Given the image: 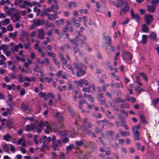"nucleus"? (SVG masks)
Here are the masks:
<instances>
[{"mask_svg": "<svg viewBox=\"0 0 159 159\" xmlns=\"http://www.w3.org/2000/svg\"><path fill=\"white\" fill-rule=\"evenodd\" d=\"M140 128V125H137L136 126H134L132 128L133 131H136L139 129Z\"/></svg>", "mask_w": 159, "mask_h": 159, "instance_id": "51", "label": "nucleus"}, {"mask_svg": "<svg viewBox=\"0 0 159 159\" xmlns=\"http://www.w3.org/2000/svg\"><path fill=\"white\" fill-rule=\"evenodd\" d=\"M141 80L140 79V77L138 75L136 76V81L137 84L140 86H142V84L141 83Z\"/></svg>", "mask_w": 159, "mask_h": 159, "instance_id": "35", "label": "nucleus"}, {"mask_svg": "<svg viewBox=\"0 0 159 159\" xmlns=\"http://www.w3.org/2000/svg\"><path fill=\"white\" fill-rule=\"evenodd\" d=\"M151 3L152 5H156L159 3V0H152Z\"/></svg>", "mask_w": 159, "mask_h": 159, "instance_id": "57", "label": "nucleus"}, {"mask_svg": "<svg viewBox=\"0 0 159 159\" xmlns=\"http://www.w3.org/2000/svg\"><path fill=\"white\" fill-rule=\"evenodd\" d=\"M50 125H48L47 127H46V128L44 129V131L46 134L50 133L52 131V130L55 132L57 131L55 125L53 123H52Z\"/></svg>", "mask_w": 159, "mask_h": 159, "instance_id": "1", "label": "nucleus"}, {"mask_svg": "<svg viewBox=\"0 0 159 159\" xmlns=\"http://www.w3.org/2000/svg\"><path fill=\"white\" fill-rule=\"evenodd\" d=\"M73 66L75 69L77 70H80V69H81L82 68H83L84 67L85 68H86L87 67L84 65V64L80 63L79 64V65L81 66V67H80L78 64L76 63H74L73 64Z\"/></svg>", "mask_w": 159, "mask_h": 159, "instance_id": "13", "label": "nucleus"}, {"mask_svg": "<svg viewBox=\"0 0 159 159\" xmlns=\"http://www.w3.org/2000/svg\"><path fill=\"white\" fill-rule=\"evenodd\" d=\"M76 82L79 84L80 87H82L83 84H84L85 86L88 85L89 84L88 80H86L81 79Z\"/></svg>", "mask_w": 159, "mask_h": 159, "instance_id": "12", "label": "nucleus"}, {"mask_svg": "<svg viewBox=\"0 0 159 159\" xmlns=\"http://www.w3.org/2000/svg\"><path fill=\"white\" fill-rule=\"evenodd\" d=\"M90 87L89 86L87 88H83V91L84 92L89 93L90 92Z\"/></svg>", "mask_w": 159, "mask_h": 159, "instance_id": "47", "label": "nucleus"}, {"mask_svg": "<svg viewBox=\"0 0 159 159\" xmlns=\"http://www.w3.org/2000/svg\"><path fill=\"white\" fill-rule=\"evenodd\" d=\"M26 40L27 41V43H25L23 41V40H22V42L24 43L25 49H28L29 48L30 46L31 45V43L29 41L28 39H27Z\"/></svg>", "mask_w": 159, "mask_h": 159, "instance_id": "28", "label": "nucleus"}, {"mask_svg": "<svg viewBox=\"0 0 159 159\" xmlns=\"http://www.w3.org/2000/svg\"><path fill=\"white\" fill-rule=\"evenodd\" d=\"M131 15L132 19H135L138 22L139 20L140 17L139 16L138 14H134L132 9L131 10Z\"/></svg>", "mask_w": 159, "mask_h": 159, "instance_id": "15", "label": "nucleus"}, {"mask_svg": "<svg viewBox=\"0 0 159 159\" xmlns=\"http://www.w3.org/2000/svg\"><path fill=\"white\" fill-rule=\"evenodd\" d=\"M48 18L49 20H55L56 18H57V16L56 14H50L48 16Z\"/></svg>", "mask_w": 159, "mask_h": 159, "instance_id": "24", "label": "nucleus"}, {"mask_svg": "<svg viewBox=\"0 0 159 159\" xmlns=\"http://www.w3.org/2000/svg\"><path fill=\"white\" fill-rule=\"evenodd\" d=\"M48 56L49 57H52V58H55L56 56V54L55 53H53L52 52H47Z\"/></svg>", "mask_w": 159, "mask_h": 159, "instance_id": "48", "label": "nucleus"}, {"mask_svg": "<svg viewBox=\"0 0 159 159\" xmlns=\"http://www.w3.org/2000/svg\"><path fill=\"white\" fill-rule=\"evenodd\" d=\"M142 28L143 32L148 33L149 32L148 28L146 25H142Z\"/></svg>", "mask_w": 159, "mask_h": 159, "instance_id": "25", "label": "nucleus"}, {"mask_svg": "<svg viewBox=\"0 0 159 159\" xmlns=\"http://www.w3.org/2000/svg\"><path fill=\"white\" fill-rule=\"evenodd\" d=\"M33 10L34 12H37V16H39V13H40V9L37 8V7H34V8Z\"/></svg>", "mask_w": 159, "mask_h": 159, "instance_id": "43", "label": "nucleus"}, {"mask_svg": "<svg viewBox=\"0 0 159 159\" xmlns=\"http://www.w3.org/2000/svg\"><path fill=\"white\" fill-rule=\"evenodd\" d=\"M85 74V71L82 70L81 68L80 70H77L76 75L77 77H79L84 75Z\"/></svg>", "mask_w": 159, "mask_h": 159, "instance_id": "14", "label": "nucleus"}, {"mask_svg": "<svg viewBox=\"0 0 159 159\" xmlns=\"http://www.w3.org/2000/svg\"><path fill=\"white\" fill-rule=\"evenodd\" d=\"M7 30L8 31H11L13 30V28L11 25H9L7 27Z\"/></svg>", "mask_w": 159, "mask_h": 159, "instance_id": "59", "label": "nucleus"}, {"mask_svg": "<svg viewBox=\"0 0 159 159\" xmlns=\"http://www.w3.org/2000/svg\"><path fill=\"white\" fill-rule=\"evenodd\" d=\"M66 67L69 70H70L73 75L75 74V73L74 71L73 68L71 67L70 65L67 64L66 65Z\"/></svg>", "mask_w": 159, "mask_h": 159, "instance_id": "31", "label": "nucleus"}, {"mask_svg": "<svg viewBox=\"0 0 159 159\" xmlns=\"http://www.w3.org/2000/svg\"><path fill=\"white\" fill-rule=\"evenodd\" d=\"M108 123V121L106 120H102L97 122V124L99 126H102V127H103L104 125H106Z\"/></svg>", "mask_w": 159, "mask_h": 159, "instance_id": "17", "label": "nucleus"}, {"mask_svg": "<svg viewBox=\"0 0 159 159\" xmlns=\"http://www.w3.org/2000/svg\"><path fill=\"white\" fill-rule=\"evenodd\" d=\"M125 100V99H122L120 98H117L115 100L116 103L122 102L124 103Z\"/></svg>", "mask_w": 159, "mask_h": 159, "instance_id": "38", "label": "nucleus"}, {"mask_svg": "<svg viewBox=\"0 0 159 159\" xmlns=\"http://www.w3.org/2000/svg\"><path fill=\"white\" fill-rule=\"evenodd\" d=\"M82 129L83 132L85 134H89L91 133V130L87 129L84 125L82 127Z\"/></svg>", "mask_w": 159, "mask_h": 159, "instance_id": "19", "label": "nucleus"}, {"mask_svg": "<svg viewBox=\"0 0 159 159\" xmlns=\"http://www.w3.org/2000/svg\"><path fill=\"white\" fill-rule=\"evenodd\" d=\"M88 97L87 98L89 101L92 102H93V97L90 94H89Z\"/></svg>", "mask_w": 159, "mask_h": 159, "instance_id": "53", "label": "nucleus"}, {"mask_svg": "<svg viewBox=\"0 0 159 159\" xmlns=\"http://www.w3.org/2000/svg\"><path fill=\"white\" fill-rule=\"evenodd\" d=\"M17 143L19 145L21 144L23 147H25L26 145V141L23 137H22L19 139L17 142Z\"/></svg>", "mask_w": 159, "mask_h": 159, "instance_id": "16", "label": "nucleus"}, {"mask_svg": "<svg viewBox=\"0 0 159 159\" xmlns=\"http://www.w3.org/2000/svg\"><path fill=\"white\" fill-rule=\"evenodd\" d=\"M69 132L71 137H73L76 134V131L73 129H70Z\"/></svg>", "mask_w": 159, "mask_h": 159, "instance_id": "37", "label": "nucleus"}, {"mask_svg": "<svg viewBox=\"0 0 159 159\" xmlns=\"http://www.w3.org/2000/svg\"><path fill=\"white\" fill-rule=\"evenodd\" d=\"M20 151L22 153L25 154L26 152V151L25 149V148H23L22 147H20Z\"/></svg>", "mask_w": 159, "mask_h": 159, "instance_id": "62", "label": "nucleus"}, {"mask_svg": "<svg viewBox=\"0 0 159 159\" xmlns=\"http://www.w3.org/2000/svg\"><path fill=\"white\" fill-rule=\"evenodd\" d=\"M129 8V6L128 4L125 5L123 8L121 9L120 12V16H121L122 15H124L126 12L128 11Z\"/></svg>", "mask_w": 159, "mask_h": 159, "instance_id": "5", "label": "nucleus"}, {"mask_svg": "<svg viewBox=\"0 0 159 159\" xmlns=\"http://www.w3.org/2000/svg\"><path fill=\"white\" fill-rule=\"evenodd\" d=\"M58 56L61 61H62L64 64H66L67 63V61L64 58L63 56L62 53H60Z\"/></svg>", "mask_w": 159, "mask_h": 159, "instance_id": "23", "label": "nucleus"}, {"mask_svg": "<svg viewBox=\"0 0 159 159\" xmlns=\"http://www.w3.org/2000/svg\"><path fill=\"white\" fill-rule=\"evenodd\" d=\"M19 48L17 45H16L14 47V48H12L11 49V50L13 52H14L15 51L16 52H17L19 50Z\"/></svg>", "mask_w": 159, "mask_h": 159, "instance_id": "52", "label": "nucleus"}, {"mask_svg": "<svg viewBox=\"0 0 159 159\" xmlns=\"http://www.w3.org/2000/svg\"><path fill=\"white\" fill-rule=\"evenodd\" d=\"M25 93V89L24 88H22L21 89L20 92V94L21 95H24Z\"/></svg>", "mask_w": 159, "mask_h": 159, "instance_id": "61", "label": "nucleus"}, {"mask_svg": "<svg viewBox=\"0 0 159 159\" xmlns=\"http://www.w3.org/2000/svg\"><path fill=\"white\" fill-rule=\"evenodd\" d=\"M74 148V146L72 143L66 147L67 152H68L70 151L71 150Z\"/></svg>", "mask_w": 159, "mask_h": 159, "instance_id": "41", "label": "nucleus"}, {"mask_svg": "<svg viewBox=\"0 0 159 159\" xmlns=\"http://www.w3.org/2000/svg\"><path fill=\"white\" fill-rule=\"evenodd\" d=\"M69 113L72 116H75V112L73 110L72 108L70 107H68Z\"/></svg>", "mask_w": 159, "mask_h": 159, "instance_id": "40", "label": "nucleus"}, {"mask_svg": "<svg viewBox=\"0 0 159 159\" xmlns=\"http://www.w3.org/2000/svg\"><path fill=\"white\" fill-rule=\"evenodd\" d=\"M3 148L4 151L7 152L9 151V147L7 145H4L3 146Z\"/></svg>", "mask_w": 159, "mask_h": 159, "instance_id": "54", "label": "nucleus"}, {"mask_svg": "<svg viewBox=\"0 0 159 159\" xmlns=\"http://www.w3.org/2000/svg\"><path fill=\"white\" fill-rule=\"evenodd\" d=\"M139 75L142 77L144 79L145 81H147L148 80V78L145 74L144 73H140L139 74Z\"/></svg>", "mask_w": 159, "mask_h": 159, "instance_id": "44", "label": "nucleus"}, {"mask_svg": "<svg viewBox=\"0 0 159 159\" xmlns=\"http://www.w3.org/2000/svg\"><path fill=\"white\" fill-rule=\"evenodd\" d=\"M122 57L124 60L130 61L132 60L133 56L130 52L126 51L122 52Z\"/></svg>", "mask_w": 159, "mask_h": 159, "instance_id": "3", "label": "nucleus"}, {"mask_svg": "<svg viewBox=\"0 0 159 159\" xmlns=\"http://www.w3.org/2000/svg\"><path fill=\"white\" fill-rule=\"evenodd\" d=\"M20 15L19 13H16L12 15L11 17V19L14 23L16 22H20Z\"/></svg>", "mask_w": 159, "mask_h": 159, "instance_id": "4", "label": "nucleus"}, {"mask_svg": "<svg viewBox=\"0 0 159 159\" xmlns=\"http://www.w3.org/2000/svg\"><path fill=\"white\" fill-rule=\"evenodd\" d=\"M45 80L47 83H49L53 81V79L52 78H48L46 77L45 78Z\"/></svg>", "mask_w": 159, "mask_h": 159, "instance_id": "56", "label": "nucleus"}, {"mask_svg": "<svg viewBox=\"0 0 159 159\" xmlns=\"http://www.w3.org/2000/svg\"><path fill=\"white\" fill-rule=\"evenodd\" d=\"M10 149L13 152H15V147L13 145L10 144Z\"/></svg>", "mask_w": 159, "mask_h": 159, "instance_id": "64", "label": "nucleus"}, {"mask_svg": "<svg viewBox=\"0 0 159 159\" xmlns=\"http://www.w3.org/2000/svg\"><path fill=\"white\" fill-rule=\"evenodd\" d=\"M148 36L146 35L143 34L142 36V39L141 41L142 43L143 44H145L147 39Z\"/></svg>", "mask_w": 159, "mask_h": 159, "instance_id": "30", "label": "nucleus"}, {"mask_svg": "<svg viewBox=\"0 0 159 159\" xmlns=\"http://www.w3.org/2000/svg\"><path fill=\"white\" fill-rule=\"evenodd\" d=\"M72 5H73L74 7H76V4L75 2L73 1H71L69 2L68 3V6L69 7V8H70L71 6Z\"/></svg>", "mask_w": 159, "mask_h": 159, "instance_id": "42", "label": "nucleus"}, {"mask_svg": "<svg viewBox=\"0 0 159 159\" xmlns=\"http://www.w3.org/2000/svg\"><path fill=\"white\" fill-rule=\"evenodd\" d=\"M145 20L146 23L149 25L153 20V17L151 15L149 14L145 16Z\"/></svg>", "mask_w": 159, "mask_h": 159, "instance_id": "10", "label": "nucleus"}, {"mask_svg": "<svg viewBox=\"0 0 159 159\" xmlns=\"http://www.w3.org/2000/svg\"><path fill=\"white\" fill-rule=\"evenodd\" d=\"M11 137L8 133L3 136V139L6 141H9L11 139Z\"/></svg>", "mask_w": 159, "mask_h": 159, "instance_id": "27", "label": "nucleus"}, {"mask_svg": "<svg viewBox=\"0 0 159 159\" xmlns=\"http://www.w3.org/2000/svg\"><path fill=\"white\" fill-rule=\"evenodd\" d=\"M134 139L135 140H139L140 139L139 132L138 131H133Z\"/></svg>", "mask_w": 159, "mask_h": 159, "instance_id": "22", "label": "nucleus"}, {"mask_svg": "<svg viewBox=\"0 0 159 159\" xmlns=\"http://www.w3.org/2000/svg\"><path fill=\"white\" fill-rule=\"evenodd\" d=\"M53 32V30L52 29H51L49 30L47 33V35L49 36H52V35Z\"/></svg>", "mask_w": 159, "mask_h": 159, "instance_id": "58", "label": "nucleus"}, {"mask_svg": "<svg viewBox=\"0 0 159 159\" xmlns=\"http://www.w3.org/2000/svg\"><path fill=\"white\" fill-rule=\"evenodd\" d=\"M98 98L99 100L102 99L104 98V95L102 93H101L98 96Z\"/></svg>", "mask_w": 159, "mask_h": 159, "instance_id": "63", "label": "nucleus"}, {"mask_svg": "<svg viewBox=\"0 0 159 159\" xmlns=\"http://www.w3.org/2000/svg\"><path fill=\"white\" fill-rule=\"evenodd\" d=\"M70 42L73 44H75L76 46V47L78 45V42H80L81 44L83 43V40L81 39H79L78 40L77 38L76 37L75 38L73 39L70 40Z\"/></svg>", "mask_w": 159, "mask_h": 159, "instance_id": "11", "label": "nucleus"}, {"mask_svg": "<svg viewBox=\"0 0 159 159\" xmlns=\"http://www.w3.org/2000/svg\"><path fill=\"white\" fill-rule=\"evenodd\" d=\"M21 107L24 111H27L29 109L28 105L24 103H22L21 104Z\"/></svg>", "mask_w": 159, "mask_h": 159, "instance_id": "39", "label": "nucleus"}, {"mask_svg": "<svg viewBox=\"0 0 159 159\" xmlns=\"http://www.w3.org/2000/svg\"><path fill=\"white\" fill-rule=\"evenodd\" d=\"M64 73L65 74V72H63L61 70H60L58 73H56V75L57 77H61L62 76Z\"/></svg>", "mask_w": 159, "mask_h": 159, "instance_id": "46", "label": "nucleus"}, {"mask_svg": "<svg viewBox=\"0 0 159 159\" xmlns=\"http://www.w3.org/2000/svg\"><path fill=\"white\" fill-rule=\"evenodd\" d=\"M61 145V140L60 139L57 140V141H53L52 143V147L54 151L58 150V148Z\"/></svg>", "mask_w": 159, "mask_h": 159, "instance_id": "2", "label": "nucleus"}, {"mask_svg": "<svg viewBox=\"0 0 159 159\" xmlns=\"http://www.w3.org/2000/svg\"><path fill=\"white\" fill-rule=\"evenodd\" d=\"M149 37L153 41H157V40L156 34L153 32L150 33Z\"/></svg>", "mask_w": 159, "mask_h": 159, "instance_id": "18", "label": "nucleus"}, {"mask_svg": "<svg viewBox=\"0 0 159 159\" xmlns=\"http://www.w3.org/2000/svg\"><path fill=\"white\" fill-rule=\"evenodd\" d=\"M12 123L11 120H8L6 122V125L7 127L9 129H11L12 127Z\"/></svg>", "mask_w": 159, "mask_h": 159, "instance_id": "36", "label": "nucleus"}, {"mask_svg": "<svg viewBox=\"0 0 159 159\" xmlns=\"http://www.w3.org/2000/svg\"><path fill=\"white\" fill-rule=\"evenodd\" d=\"M140 119L141 121L144 123L146 122L144 116L142 114L140 115L139 116Z\"/></svg>", "mask_w": 159, "mask_h": 159, "instance_id": "45", "label": "nucleus"}, {"mask_svg": "<svg viewBox=\"0 0 159 159\" xmlns=\"http://www.w3.org/2000/svg\"><path fill=\"white\" fill-rule=\"evenodd\" d=\"M84 147L87 148H89L91 149H92L93 152L96 148L94 143L92 142H87L85 144Z\"/></svg>", "mask_w": 159, "mask_h": 159, "instance_id": "7", "label": "nucleus"}, {"mask_svg": "<svg viewBox=\"0 0 159 159\" xmlns=\"http://www.w3.org/2000/svg\"><path fill=\"white\" fill-rule=\"evenodd\" d=\"M120 134L123 136H129L130 134V132L129 131H123L122 130L120 129L118 130Z\"/></svg>", "mask_w": 159, "mask_h": 159, "instance_id": "20", "label": "nucleus"}, {"mask_svg": "<svg viewBox=\"0 0 159 159\" xmlns=\"http://www.w3.org/2000/svg\"><path fill=\"white\" fill-rule=\"evenodd\" d=\"M159 102V98H155L152 101V103L154 107H156V105Z\"/></svg>", "mask_w": 159, "mask_h": 159, "instance_id": "33", "label": "nucleus"}, {"mask_svg": "<svg viewBox=\"0 0 159 159\" xmlns=\"http://www.w3.org/2000/svg\"><path fill=\"white\" fill-rule=\"evenodd\" d=\"M40 143H42L43 144L41 147V150L42 151L45 150L49 148L48 143L46 142V140L43 139H41L40 140Z\"/></svg>", "mask_w": 159, "mask_h": 159, "instance_id": "8", "label": "nucleus"}, {"mask_svg": "<svg viewBox=\"0 0 159 159\" xmlns=\"http://www.w3.org/2000/svg\"><path fill=\"white\" fill-rule=\"evenodd\" d=\"M46 94L45 93L42 92H40L39 93V96L41 98H43L44 97L46 96Z\"/></svg>", "mask_w": 159, "mask_h": 159, "instance_id": "55", "label": "nucleus"}, {"mask_svg": "<svg viewBox=\"0 0 159 159\" xmlns=\"http://www.w3.org/2000/svg\"><path fill=\"white\" fill-rule=\"evenodd\" d=\"M8 49V47L7 45L3 44L2 50L3 51V53H5V52L7 51Z\"/></svg>", "mask_w": 159, "mask_h": 159, "instance_id": "50", "label": "nucleus"}, {"mask_svg": "<svg viewBox=\"0 0 159 159\" xmlns=\"http://www.w3.org/2000/svg\"><path fill=\"white\" fill-rule=\"evenodd\" d=\"M39 124L41 125L43 127L44 126H45L46 127H47L48 125V122L43 120H41Z\"/></svg>", "mask_w": 159, "mask_h": 159, "instance_id": "34", "label": "nucleus"}, {"mask_svg": "<svg viewBox=\"0 0 159 159\" xmlns=\"http://www.w3.org/2000/svg\"><path fill=\"white\" fill-rule=\"evenodd\" d=\"M118 4L116 5V7L117 8L120 7H121L124 4V1L123 0H116Z\"/></svg>", "mask_w": 159, "mask_h": 159, "instance_id": "26", "label": "nucleus"}, {"mask_svg": "<svg viewBox=\"0 0 159 159\" xmlns=\"http://www.w3.org/2000/svg\"><path fill=\"white\" fill-rule=\"evenodd\" d=\"M152 6H150V5H147V7L148 11L150 12H153L155 11V7Z\"/></svg>", "mask_w": 159, "mask_h": 159, "instance_id": "21", "label": "nucleus"}, {"mask_svg": "<svg viewBox=\"0 0 159 159\" xmlns=\"http://www.w3.org/2000/svg\"><path fill=\"white\" fill-rule=\"evenodd\" d=\"M43 129V127L41 126L39 124L37 126V129L36 130L38 133L39 134L42 132Z\"/></svg>", "mask_w": 159, "mask_h": 159, "instance_id": "32", "label": "nucleus"}, {"mask_svg": "<svg viewBox=\"0 0 159 159\" xmlns=\"http://www.w3.org/2000/svg\"><path fill=\"white\" fill-rule=\"evenodd\" d=\"M38 38L41 39H44V31L43 29L41 28L38 30Z\"/></svg>", "mask_w": 159, "mask_h": 159, "instance_id": "9", "label": "nucleus"}, {"mask_svg": "<svg viewBox=\"0 0 159 159\" xmlns=\"http://www.w3.org/2000/svg\"><path fill=\"white\" fill-rule=\"evenodd\" d=\"M44 21V20L43 19L41 20L39 19L37 20L34 19L33 20V24L34 26H39L43 24Z\"/></svg>", "mask_w": 159, "mask_h": 159, "instance_id": "6", "label": "nucleus"}, {"mask_svg": "<svg viewBox=\"0 0 159 159\" xmlns=\"http://www.w3.org/2000/svg\"><path fill=\"white\" fill-rule=\"evenodd\" d=\"M75 143L78 146H82L84 145V143L82 140L80 141H75Z\"/></svg>", "mask_w": 159, "mask_h": 159, "instance_id": "49", "label": "nucleus"}, {"mask_svg": "<svg viewBox=\"0 0 159 159\" xmlns=\"http://www.w3.org/2000/svg\"><path fill=\"white\" fill-rule=\"evenodd\" d=\"M9 36L10 38H13V39H15L16 38V35H14L13 33H9Z\"/></svg>", "mask_w": 159, "mask_h": 159, "instance_id": "60", "label": "nucleus"}, {"mask_svg": "<svg viewBox=\"0 0 159 159\" xmlns=\"http://www.w3.org/2000/svg\"><path fill=\"white\" fill-rule=\"evenodd\" d=\"M135 90L137 93L139 94H140L143 91V89L139 86H137L135 88Z\"/></svg>", "mask_w": 159, "mask_h": 159, "instance_id": "29", "label": "nucleus"}]
</instances>
